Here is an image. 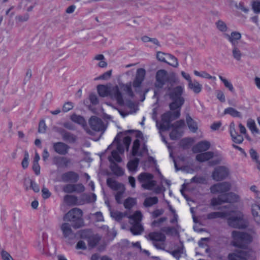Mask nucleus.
<instances>
[{
	"label": "nucleus",
	"mask_w": 260,
	"mask_h": 260,
	"mask_svg": "<svg viewBox=\"0 0 260 260\" xmlns=\"http://www.w3.org/2000/svg\"><path fill=\"white\" fill-rule=\"evenodd\" d=\"M190 181H191V182H196L197 183L203 184V183H204L205 182L206 179L204 177H200V176L197 177V176H195V177H193L191 179Z\"/></svg>",
	"instance_id": "680f3d73"
},
{
	"label": "nucleus",
	"mask_w": 260,
	"mask_h": 260,
	"mask_svg": "<svg viewBox=\"0 0 260 260\" xmlns=\"http://www.w3.org/2000/svg\"><path fill=\"white\" fill-rule=\"evenodd\" d=\"M233 54L234 57L237 60H240L241 59L242 54L240 51L237 47H235L233 49Z\"/></svg>",
	"instance_id": "052dcab7"
},
{
	"label": "nucleus",
	"mask_w": 260,
	"mask_h": 260,
	"mask_svg": "<svg viewBox=\"0 0 260 260\" xmlns=\"http://www.w3.org/2000/svg\"><path fill=\"white\" fill-rule=\"evenodd\" d=\"M53 163L57 167V169H65V158L64 157L55 156L53 158Z\"/></svg>",
	"instance_id": "cd10ccee"
},
{
	"label": "nucleus",
	"mask_w": 260,
	"mask_h": 260,
	"mask_svg": "<svg viewBox=\"0 0 260 260\" xmlns=\"http://www.w3.org/2000/svg\"><path fill=\"white\" fill-rule=\"evenodd\" d=\"M137 179L141 187L144 189L153 190L156 194L165 190L162 185H156L157 182L154 180V176L151 173H142L138 175Z\"/></svg>",
	"instance_id": "f03ea898"
},
{
	"label": "nucleus",
	"mask_w": 260,
	"mask_h": 260,
	"mask_svg": "<svg viewBox=\"0 0 260 260\" xmlns=\"http://www.w3.org/2000/svg\"><path fill=\"white\" fill-rule=\"evenodd\" d=\"M183 92V88L181 86H178L172 89L169 93L170 99L173 101L170 104V109L175 110L180 108L183 104L184 100L181 95Z\"/></svg>",
	"instance_id": "6e6552de"
},
{
	"label": "nucleus",
	"mask_w": 260,
	"mask_h": 260,
	"mask_svg": "<svg viewBox=\"0 0 260 260\" xmlns=\"http://www.w3.org/2000/svg\"><path fill=\"white\" fill-rule=\"evenodd\" d=\"M131 143V138L129 136L125 137L122 141V143L120 142L117 137L115 138L112 145L115 144L116 145L117 150L118 151L119 153L122 154L124 152V147L123 145H124L126 150H128L129 146Z\"/></svg>",
	"instance_id": "dca6fc26"
},
{
	"label": "nucleus",
	"mask_w": 260,
	"mask_h": 260,
	"mask_svg": "<svg viewBox=\"0 0 260 260\" xmlns=\"http://www.w3.org/2000/svg\"><path fill=\"white\" fill-rule=\"evenodd\" d=\"M78 199L74 196H66V203L69 205H76Z\"/></svg>",
	"instance_id": "8fccbe9b"
},
{
	"label": "nucleus",
	"mask_w": 260,
	"mask_h": 260,
	"mask_svg": "<svg viewBox=\"0 0 260 260\" xmlns=\"http://www.w3.org/2000/svg\"><path fill=\"white\" fill-rule=\"evenodd\" d=\"M108 160L110 162V168L113 173L118 176H122L124 174L122 169L112 159L111 157H108Z\"/></svg>",
	"instance_id": "412c9836"
},
{
	"label": "nucleus",
	"mask_w": 260,
	"mask_h": 260,
	"mask_svg": "<svg viewBox=\"0 0 260 260\" xmlns=\"http://www.w3.org/2000/svg\"><path fill=\"white\" fill-rule=\"evenodd\" d=\"M214 156V153L211 151H208L205 153H202L196 156L197 160L200 162H203L209 160Z\"/></svg>",
	"instance_id": "393cba45"
},
{
	"label": "nucleus",
	"mask_w": 260,
	"mask_h": 260,
	"mask_svg": "<svg viewBox=\"0 0 260 260\" xmlns=\"http://www.w3.org/2000/svg\"><path fill=\"white\" fill-rule=\"evenodd\" d=\"M119 86L120 88L117 86L109 87L104 85H99L97 86V90L101 96L109 95L112 99L115 100L118 105L123 106L124 103L120 90L125 91L131 97L134 96V94L132 89L131 82L126 84H120Z\"/></svg>",
	"instance_id": "f257e3e1"
},
{
	"label": "nucleus",
	"mask_w": 260,
	"mask_h": 260,
	"mask_svg": "<svg viewBox=\"0 0 260 260\" xmlns=\"http://www.w3.org/2000/svg\"><path fill=\"white\" fill-rule=\"evenodd\" d=\"M231 135L232 137L233 140L236 143L240 144L243 141V137L240 135L235 136V135L234 134L233 130L231 131Z\"/></svg>",
	"instance_id": "09e8293b"
},
{
	"label": "nucleus",
	"mask_w": 260,
	"mask_h": 260,
	"mask_svg": "<svg viewBox=\"0 0 260 260\" xmlns=\"http://www.w3.org/2000/svg\"><path fill=\"white\" fill-rule=\"evenodd\" d=\"M168 54H166L162 52L159 51L157 53L156 58L158 60L167 63V61L166 60V58L168 57L167 56Z\"/></svg>",
	"instance_id": "4d7b16f0"
},
{
	"label": "nucleus",
	"mask_w": 260,
	"mask_h": 260,
	"mask_svg": "<svg viewBox=\"0 0 260 260\" xmlns=\"http://www.w3.org/2000/svg\"><path fill=\"white\" fill-rule=\"evenodd\" d=\"M228 216V213L222 212H213L208 214L207 218L209 219L220 218H223Z\"/></svg>",
	"instance_id": "72a5a7b5"
},
{
	"label": "nucleus",
	"mask_w": 260,
	"mask_h": 260,
	"mask_svg": "<svg viewBox=\"0 0 260 260\" xmlns=\"http://www.w3.org/2000/svg\"><path fill=\"white\" fill-rule=\"evenodd\" d=\"M83 212L78 208H74L66 214L67 219L72 222V224L75 229H79L84 225Z\"/></svg>",
	"instance_id": "423d86ee"
},
{
	"label": "nucleus",
	"mask_w": 260,
	"mask_h": 260,
	"mask_svg": "<svg viewBox=\"0 0 260 260\" xmlns=\"http://www.w3.org/2000/svg\"><path fill=\"white\" fill-rule=\"evenodd\" d=\"M223 203L222 202L221 200L220 199L219 196H218L216 198H213L211 200L210 205L212 206H216L218 205H220Z\"/></svg>",
	"instance_id": "13d9d810"
},
{
	"label": "nucleus",
	"mask_w": 260,
	"mask_h": 260,
	"mask_svg": "<svg viewBox=\"0 0 260 260\" xmlns=\"http://www.w3.org/2000/svg\"><path fill=\"white\" fill-rule=\"evenodd\" d=\"M64 126L65 124L64 123L58 124L53 127V131L60 135L62 138L64 139L65 138V133L64 130Z\"/></svg>",
	"instance_id": "f704fd0d"
},
{
	"label": "nucleus",
	"mask_w": 260,
	"mask_h": 260,
	"mask_svg": "<svg viewBox=\"0 0 260 260\" xmlns=\"http://www.w3.org/2000/svg\"><path fill=\"white\" fill-rule=\"evenodd\" d=\"M177 79L176 74L172 73L170 75L165 70H159L156 74V81L155 86L158 88H162L166 82H169L171 85L177 82Z\"/></svg>",
	"instance_id": "7ed1b4c3"
},
{
	"label": "nucleus",
	"mask_w": 260,
	"mask_h": 260,
	"mask_svg": "<svg viewBox=\"0 0 260 260\" xmlns=\"http://www.w3.org/2000/svg\"><path fill=\"white\" fill-rule=\"evenodd\" d=\"M224 114H229L234 117H241V114L239 112L237 111L236 109L231 107L225 109L224 110Z\"/></svg>",
	"instance_id": "79ce46f5"
},
{
	"label": "nucleus",
	"mask_w": 260,
	"mask_h": 260,
	"mask_svg": "<svg viewBox=\"0 0 260 260\" xmlns=\"http://www.w3.org/2000/svg\"><path fill=\"white\" fill-rule=\"evenodd\" d=\"M147 239L152 241L153 245L158 249L165 250L166 237L163 233L158 232L150 233L146 236Z\"/></svg>",
	"instance_id": "1a4fd4ad"
},
{
	"label": "nucleus",
	"mask_w": 260,
	"mask_h": 260,
	"mask_svg": "<svg viewBox=\"0 0 260 260\" xmlns=\"http://www.w3.org/2000/svg\"><path fill=\"white\" fill-rule=\"evenodd\" d=\"M161 231L168 235L175 236L178 235L177 229L173 227H164L161 229Z\"/></svg>",
	"instance_id": "4c0bfd02"
},
{
	"label": "nucleus",
	"mask_w": 260,
	"mask_h": 260,
	"mask_svg": "<svg viewBox=\"0 0 260 260\" xmlns=\"http://www.w3.org/2000/svg\"><path fill=\"white\" fill-rule=\"evenodd\" d=\"M107 184L110 188L114 190L118 191L119 190H123L125 189L123 184L111 178H107Z\"/></svg>",
	"instance_id": "6ab92c4d"
},
{
	"label": "nucleus",
	"mask_w": 260,
	"mask_h": 260,
	"mask_svg": "<svg viewBox=\"0 0 260 260\" xmlns=\"http://www.w3.org/2000/svg\"><path fill=\"white\" fill-rule=\"evenodd\" d=\"M53 148L55 152L60 155L65 154V144L62 142H56L53 144Z\"/></svg>",
	"instance_id": "a878e982"
},
{
	"label": "nucleus",
	"mask_w": 260,
	"mask_h": 260,
	"mask_svg": "<svg viewBox=\"0 0 260 260\" xmlns=\"http://www.w3.org/2000/svg\"><path fill=\"white\" fill-rule=\"evenodd\" d=\"M140 146V141L138 139H136L133 143L132 149V155L135 156L138 153V150Z\"/></svg>",
	"instance_id": "864d4df0"
},
{
	"label": "nucleus",
	"mask_w": 260,
	"mask_h": 260,
	"mask_svg": "<svg viewBox=\"0 0 260 260\" xmlns=\"http://www.w3.org/2000/svg\"><path fill=\"white\" fill-rule=\"evenodd\" d=\"M210 147V143L207 141H203L198 143L192 148L194 153H198L207 150Z\"/></svg>",
	"instance_id": "aec40b11"
},
{
	"label": "nucleus",
	"mask_w": 260,
	"mask_h": 260,
	"mask_svg": "<svg viewBox=\"0 0 260 260\" xmlns=\"http://www.w3.org/2000/svg\"><path fill=\"white\" fill-rule=\"evenodd\" d=\"M231 184L229 182H222L216 183L212 185L210 188V191L213 194H218L226 192L230 190Z\"/></svg>",
	"instance_id": "f8f14e48"
},
{
	"label": "nucleus",
	"mask_w": 260,
	"mask_h": 260,
	"mask_svg": "<svg viewBox=\"0 0 260 260\" xmlns=\"http://www.w3.org/2000/svg\"><path fill=\"white\" fill-rule=\"evenodd\" d=\"M229 38V41L234 45L237 43V41L240 40L241 38V35L240 32L237 31L232 32L231 35H226Z\"/></svg>",
	"instance_id": "2f4dec72"
},
{
	"label": "nucleus",
	"mask_w": 260,
	"mask_h": 260,
	"mask_svg": "<svg viewBox=\"0 0 260 260\" xmlns=\"http://www.w3.org/2000/svg\"><path fill=\"white\" fill-rule=\"evenodd\" d=\"M247 127L250 129L252 134H258L259 131L256 127L255 123L252 119H249L247 123Z\"/></svg>",
	"instance_id": "ea45409f"
},
{
	"label": "nucleus",
	"mask_w": 260,
	"mask_h": 260,
	"mask_svg": "<svg viewBox=\"0 0 260 260\" xmlns=\"http://www.w3.org/2000/svg\"><path fill=\"white\" fill-rule=\"evenodd\" d=\"M189 87L192 89L195 93H199L202 88V86L197 81L192 82L191 81L188 83Z\"/></svg>",
	"instance_id": "e433bc0d"
},
{
	"label": "nucleus",
	"mask_w": 260,
	"mask_h": 260,
	"mask_svg": "<svg viewBox=\"0 0 260 260\" xmlns=\"http://www.w3.org/2000/svg\"><path fill=\"white\" fill-rule=\"evenodd\" d=\"M251 213L254 220L260 223V199L258 198L256 203L251 205Z\"/></svg>",
	"instance_id": "a211bd4d"
},
{
	"label": "nucleus",
	"mask_w": 260,
	"mask_h": 260,
	"mask_svg": "<svg viewBox=\"0 0 260 260\" xmlns=\"http://www.w3.org/2000/svg\"><path fill=\"white\" fill-rule=\"evenodd\" d=\"M139 159L135 158L133 160L129 161L127 164L128 169L131 171H135L138 166Z\"/></svg>",
	"instance_id": "c9c22d12"
},
{
	"label": "nucleus",
	"mask_w": 260,
	"mask_h": 260,
	"mask_svg": "<svg viewBox=\"0 0 260 260\" xmlns=\"http://www.w3.org/2000/svg\"><path fill=\"white\" fill-rule=\"evenodd\" d=\"M252 9L255 13L260 12V2L254 1L252 4Z\"/></svg>",
	"instance_id": "338daca9"
},
{
	"label": "nucleus",
	"mask_w": 260,
	"mask_h": 260,
	"mask_svg": "<svg viewBox=\"0 0 260 260\" xmlns=\"http://www.w3.org/2000/svg\"><path fill=\"white\" fill-rule=\"evenodd\" d=\"M229 260H256L255 253L251 250H239L229 254Z\"/></svg>",
	"instance_id": "9d476101"
},
{
	"label": "nucleus",
	"mask_w": 260,
	"mask_h": 260,
	"mask_svg": "<svg viewBox=\"0 0 260 260\" xmlns=\"http://www.w3.org/2000/svg\"><path fill=\"white\" fill-rule=\"evenodd\" d=\"M219 79L223 82L224 86L229 88L231 91H233L234 90L232 84L229 82L226 79L223 78L222 76H219Z\"/></svg>",
	"instance_id": "bf43d9fd"
},
{
	"label": "nucleus",
	"mask_w": 260,
	"mask_h": 260,
	"mask_svg": "<svg viewBox=\"0 0 260 260\" xmlns=\"http://www.w3.org/2000/svg\"><path fill=\"white\" fill-rule=\"evenodd\" d=\"M104 58V56L103 54H98L94 57L95 60H101V61H100L98 64L99 67L101 68H105L107 67V62L103 60Z\"/></svg>",
	"instance_id": "c03bdc74"
},
{
	"label": "nucleus",
	"mask_w": 260,
	"mask_h": 260,
	"mask_svg": "<svg viewBox=\"0 0 260 260\" xmlns=\"http://www.w3.org/2000/svg\"><path fill=\"white\" fill-rule=\"evenodd\" d=\"M158 202V198L156 197H148L145 199L143 203V205L145 207H149L157 204Z\"/></svg>",
	"instance_id": "473e14b6"
},
{
	"label": "nucleus",
	"mask_w": 260,
	"mask_h": 260,
	"mask_svg": "<svg viewBox=\"0 0 260 260\" xmlns=\"http://www.w3.org/2000/svg\"><path fill=\"white\" fill-rule=\"evenodd\" d=\"M42 197L44 199H47L51 196V192L49 191L48 188L43 186L42 189Z\"/></svg>",
	"instance_id": "69168bd1"
},
{
	"label": "nucleus",
	"mask_w": 260,
	"mask_h": 260,
	"mask_svg": "<svg viewBox=\"0 0 260 260\" xmlns=\"http://www.w3.org/2000/svg\"><path fill=\"white\" fill-rule=\"evenodd\" d=\"M142 217V214L140 211H137L133 215L128 216L130 219L129 223L132 224L130 231L134 235H141L144 231L143 226L141 223Z\"/></svg>",
	"instance_id": "0eeeda50"
},
{
	"label": "nucleus",
	"mask_w": 260,
	"mask_h": 260,
	"mask_svg": "<svg viewBox=\"0 0 260 260\" xmlns=\"http://www.w3.org/2000/svg\"><path fill=\"white\" fill-rule=\"evenodd\" d=\"M185 126V122L184 120H180L175 122L174 124H171V127H174L175 128H181Z\"/></svg>",
	"instance_id": "e2e57ef3"
},
{
	"label": "nucleus",
	"mask_w": 260,
	"mask_h": 260,
	"mask_svg": "<svg viewBox=\"0 0 260 260\" xmlns=\"http://www.w3.org/2000/svg\"><path fill=\"white\" fill-rule=\"evenodd\" d=\"M229 174L228 169L224 166H219L215 168L212 173L213 179L219 181L226 178Z\"/></svg>",
	"instance_id": "2eb2a0df"
},
{
	"label": "nucleus",
	"mask_w": 260,
	"mask_h": 260,
	"mask_svg": "<svg viewBox=\"0 0 260 260\" xmlns=\"http://www.w3.org/2000/svg\"><path fill=\"white\" fill-rule=\"evenodd\" d=\"M88 123L91 129L95 132H101L103 133L106 129V126L102 120L96 116H91Z\"/></svg>",
	"instance_id": "4468645a"
},
{
	"label": "nucleus",
	"mask_w": 260,
	"mask_h": 260,
	"mask_svg": "<svg viewBox=\"0 0 260 260\" xmlns=\"http://www.w3.org/2000/svg\"><path fill=\"white\" fill-rule=\"evenodd\" d=\"M167 56L170 59V62H167V63L174 68H177L178 66V62L177 58L170 54H168Z\"/></svg>",
	"instance_id": "de8ad7c7"
},
{
	"label": "nucleus",
	"mask_w": 260,
	"mask_h": 260,
	"mask_svg": "<svg viewBox=\"0 0 260 260\" xmlns=\"http://www.w3.org/2000/svg\"><path fill=\"white\" fill-rule=\"evenodd\" d=\"M110 213L111 217L117 221H120L125 216H128L127 212H121L112 209H110Z\"/></svg>",
	"instance_id": "5701e85b"
},
{
	"label": "nucleus",
	"mask_w": 260,
	"mask_h": 260,
	"mask_svg": "<svg viewBox=\"0 0 260 260\" xmlns=\"http://www.w3.org/2000/svg\"><path fill=\"white\" fill-rule=\"evenodd\" d=\"M217 28L221 31L225 32L228 30V26L222 20H218L216 23Z\"/></svg>",
	"instance_id": "37998d69"
},
{
	"label": "nucleus",
	"mask_w": 260,
	"mask_h": 260,
	"mask_svg": "<svg viewBox=\"0 0 260 260\" xmlns=\"http://www.w3.org/2000/svg\"><path fill=\"white\" fill-rule=\"evenodd\" d=\"M125 190H118L115 194V200L118 204L121 203V199L122 198V195L124 192Z\"/></svg>",
	"instance_id": "0e129e2a"
},
{
	"label": "nucleus",
	"mask_w": 260,
	"mask_h": 260,
	"mask_svg": "<svg viewBox=\"0 0 260 260\" xmlns=\"http://www.w3.org/2000/svg\"><path fill=\"white\" fill-rule=\"evenodd\" d=\"M227 197V203H232L237 202L239 199V197L233 192L226 193Z\"/></svg>",
	"instance_id": "a19ab883"
},
{
	"label": "nucleus",
	"mask_w": 260,
	"mask_h": 260,
	"mask_svg": "<svg viewBox=\"0 0 260 260\" xmlns=\"http://www.w3.org/2000/svg\"><path fill=\"white\" fill-rule=\"evenodd\" d=\"M180 115V111L174 112H168L161 115V120L159 123L156 120V126L160 130L162 131H168L171 126L170 122L179 118Z\"/></svg>",
	"instance_id": "20e7f679"
},
{
	"label": "nucleus",
	"mask_w": 260,
	"mask_h": 260,
	"mask_svg": "<svg viewBox=\"0 0 260 260\" xmlns=\"http://www.w3.org/2000/svg\"><path fill=\"white\" fill-rule=\"evenodd\" d=\"M136 204V199L132 198L126 199L123 203L124 206L126 209H131Z\"/></svg>",
	"instance_id": "58836bf2"
},
{
	"label": "nucleus",
	"mask_w": 260,
	"mask_h": 260,
	"mask_svg": "<svg viewBox=\"0 0 260 260\" xmlns=\"http://www.w3.org/2000/svg\"><path fill=\"white\" fill-rule=\"evenodd\" d=\"M186 121L189 129L193 133H196L198 130L197 122L190 116L188 113L186 114Z\"/></svg>",
	"instance_id": "4be33fe9"
},
{
	"label": "nucleus",
	"mask_w": 260,
	"mask_h": 260,
	"mask_svg": "<svg viewBox=\"0 0 260 260\" xmlns=\"http://www.w3.org/2000/svg\"><path fill=\"white\" fill-rule=\"evenodd\" d=\"M102 237L98 234H94L88 240V246L91 248L95 247L101 240Z\"/></svg>",
	"instance_id": "bb28decb"
},
{
	"label": "nucleus",
	"mask_w": 260,
	"mask_h": 260,
	"mask_svg": "<svg viewBox=\"0 0 260 260\" xmlns=\"http://www.w3.org/2000/svg\"><path fill=\"white\" fill-rule=\"evenodd\" d=\"M71 119L73 122L82 125L86 133L89 135H92L93 134V132L87 126L86 121L83 117L73 114L71 116Z\"/></svg>",
	"instance_id": "f3484780"
},
{
	"label": "nucleus",
	"mask_w": 260,
	"mask_h": 260,
	"mask_svg": "<svg viewBox=\"0 0 260 260\" xmlns=\"http://www.w3.org/2000/svg\"><path fill=\"white\" fill-rule=\"evenodd\" d=\"M182 135V132H179L177 128L174 129L170 134V137L172 140H176Z\"/></svg>",
	"instance_id": "49530a36"
},
{
	"label": "nucleus",
	"mask_w": 260,
	"mask_h": 260,
	"mask_svg": "<svg viewBox=\"0 0 260 260\" xmlns=\"http://www.w3.org/2000/svg\"><path fill=\"white\" fill-rule=\"evenodd\" d=\"M228 223L229 226L237 229H244L247 226V222L241 214L229 217L228 219Z\"/></svg>",
	"instance_id": "9b49d317"
},
{
	"label": "nucleus",
	"mask_w": 260,
	"mask_h": 260,
	"mask_svg": "<svg viewBox=\"0 0 260 260\" xmlns=\"http://www.w3.org/2000/svg\"><path fill=\"white\" fill-rule=\"evenodd\" d=\"M93 233L90 229H85L79 231L77 234L80 238L87 239V241L93 235Z\"/></svg>",
	"instance_id": "c756f323"
},
{
	"label": "nucleus",
	"mask_w": 260,
	"mask_h": 260,
	"mask_svg": "<svg viewBox=\"0 0 260 260\" xmlns=\"http://www.w3.org/2000/svg\"><path fill=\"white\" fill-rule=\"evenodd\" d=\"M28 185H30L29 187L35 192H39L40 191L39 186L34 181L29 178L25 179L24 186L26 190L29 189Z\"/></svg>",
	"instance_id": "b1692460"
},
{
	"label": "nucleus",
	"mask_w": 260,
	"mask_h": 260,
	"mask_svg": "<svg viewBox=\"0 0 260 260\" xmlns=\"http://www.w3.org/2000/svg\"><path fill=\"white\" fill-rule=\"evenodd\" d=\"M109 157H111V158L113 161L115 160L117 162H120L122 161V159L119 156L118 153L115 150L112 151L111 152V155Z\"/></svg>",
	"instance_id": "5fc2aeb1"
},
{
	"label": "nucleus",
	"mask_w": 260,
	"mask_h": 260,
	"mask_svg": "<svg viewBox=\"0 0 260 260\" xmlns=\"http://www.w3.org/2000/svg\"><path fill=\"white\" fill-rule=\"evenodd\" d=\"M29 15L28 13H25L22 15H18L15 19L18 22H24L28 20Z\"/></svg>",
	"instance_id": "3c124183"
},
{
	"label": "nucleus",
	"mask_w": 260,
	"mask_h": 260,
	"mask_svg": "<svg viewBox=\"0 0 260 260\" xmlns=\"http://www.w3.org/2000/svg\"><path fill=\"white\" fill-rule=\"evenodd\" d=\"M232 237V244L234 246L242 248H246L247 245L252 240V237L249 234L236 231H233Z\"/></svg>",
	"instance_id": "39448f33"
},
{
	"label": "nucleus",
	"mask_w": 260,
	"mask_h": 260,
	"mask_svg": "<svg viewBox=\"0 0 260 260\" xmlns=\"http://www.w3.org/2000/svg\"><path fill=\"white\" fill-rule=\"evenodd\" d=\"M54 181L58 183H64L65 182V169H57Z\"/></svg>",
	"instance_id": "c85d7f7f"
},
{
	"label": "nucleus",
	"mask_w": 260,
	"mask_h": 260,
	"mask_svg": "<svg viewBox=\"0 0 260 260\" xmlns=\"http://www.w3.org/2000/svg\"><path fill=\"white\" fill-rule=\"evenodd\" d=\"M73 186L74 192L80 193L83 192L85 190L84 186L81 183L73 184Z\"/></svg>",
	"instance_id": "603ef678"
},
{
	"label": "nucleus",
	"mask_w": 260,
	"mask_h": 260,
	"mask_svg": "<svg viewBox=\"0 0 260 260\" xmlns=\"http://www.w3.org/2000/svg\"><path fill=\"white\" fill-rule=\"evenodd\" d=\"M29 164V154L27 151H25L24 152V158L22 161L21 165L23 169H26Z\"/></svg>",
	"instance_id": "a18cd8bd"
},
{
	"label": "nucleus",
	"mask_w": 260,
	"mask_h": 260,
	"mask_svg": "<svg viewBox=\"0 0 260 260\" xmlns=\"http://www.w3.org/2000/svg\"><path fill=\"white\" fill-rule=\"evenodd\" d=\"M79 178V175L74 172L70 171L66 173V181L75 183L78 181Z\"/></svg>",
	"instance_id": "7c9ffc66"
},
{
	"label": "nucleus",
	"mask_w": 260,
	"mask_h": 260,
	"mask_svg": "<svg viewBox=\"0 0 260 260\" xmlns=\"http://www.w3.org/2000/svg\"><path fill=\"white\" fill-rule=\"evenodd\" d=\"M167 220V218L166 217H163L160 218L159 219H158L157 220H155L153 221L151 223V226L152 227L159 226L162 222L166 221Z\"/></svg>",
	"instance_id": "6e6d98bb"
},
{
	"label": "nucleus",
	"mask_w": 260,
	"mask_h": 260,
	"mask_svg": "<svg viewBox=\"0 0 260 260\" xmlns=\"http://www.w3.org/2000/svg\"><path fill=\"white\" fill-rule=\"evenodd\" d=\"M1 255L3 260H14L11 255L5 250H2Z\"/></svg>",
	"instance_id": "774afa93"
},
{
	"label": "nucleus",
	"mask_w": 260,
	"mask_h": 260,
	"mask_svg": "<svg viewBox=\"0 0 260 260\" xmlns=\"http://www.w3.org/2000/svg\"><path fill=\"white\" fill-rule=\"evenodd\" d=\"M146 76V71L143 68L137 69L136 76L133 82V87L136 91H139L141 87L142 83L144 81Z\"/></svg>",
	"instance_id": "ddd939ff"
}]
</instances>
